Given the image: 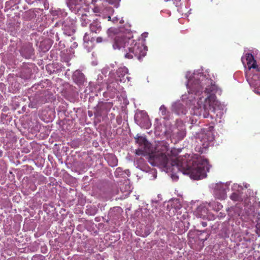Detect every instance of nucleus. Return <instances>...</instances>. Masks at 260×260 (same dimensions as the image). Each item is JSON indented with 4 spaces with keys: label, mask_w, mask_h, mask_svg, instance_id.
<instances>
[{
    "label": "nucleus",
    "mask_w": 260,
    "mask_h": 260,
    "mask_svg": "<svg viewBox=\"0 0 260 260\" xmlns=\"http://www.w3.org/2000/svg\"><path fill=\"white\" fill-rule=\"evenodd\" d=\"M245 68V76L247 82L253 88L255 93L260 94V66L257 64L251 53H246L241 58Z\"/></svg>",
    "instance_id": "obj_3"
},
{
    "label": "nucleus",
    "mask_w": 260,
    "mask_h": 260,
    "mask_svg": "<svg viewBox=\"0 0 260 260\" xmlns=\"http://www.w3.org/2000/svg\"><path fill=\"white\" fill-rule=\"evenodd\" d=\"M148 35V33L145 32L142 34V36L144 37H147Z\"/></svg>",
    "instance_id": "obj_35"
},
{
    "label": "nucleus",
    "mask_w": 260,
    "mask_h": 260,
    "mask_svg": "<svg viewBox=\"0 0 260 260\" xmlns=\"http://www.w3.org/2000/svg\"><path fill=\"white\" fill-rule=\"evenodd\" d=\"M209 206L207 203H203L201 204L194 211V214L197 217L202 218L203 219H211L212 217L208 212L207 207Z\"/></svg>",
    "instance_id": "obj_9"
},
{
    "label": "nucleus",
    "mask_w": 260,
    "mask_h": 260,
    "mask_svg": "<svg viewBox=\"0 0 260 260\" xmlns=\"http://www.w3.org/2000/svg\"><path fill=\"white\" fill-rule=\"evenodd\" d=\"M83 46L88 51H90L94 46V39L90 34L85 33L83 37Z\"/></svg>",
    "instance_id": "obj_14"
},
{
    "label": "nucleus",
    "mask_w": 260,
    "mask_h": 260,
    "mask_svg": "<svg viewBox=\"0 0 260 260\" xmlns=\"http://www.w3.org/2000/svg\"><path fill=\"white\" fill-rule=\"evenodd\" d=\"M156 171L155 169H152L147 173V177L150 180H154L156 178Z\"/></svg>",
    "instance_id": "obj_24"
},
{
    "label": "nucleus",
    "mask_w": 260,
    "mask_h": 260,
    "mask_svg": "<svg viewBox=\"0 0 260 260\" xmlns=\"http://www.w3.org/2000/svg\"><path fill=\"white\" fill-rule=\"evenodd\" d=\"M51 14L53 17V19H57L58 18H63L66 17L67 15L66 12L61 9L52 10Z\"/></svg>",
    "instance_id": "obj_19"
},
{
    "label": "nucleus",
    "mask_w": 260,
    "mask_h": 260,
    "mask_svg": "<svg viewBox=\"0 0 260 260\" xmlns=\"http://www.w3.org/2000/svg\"><path fill=\"white\" fill-rule=\"evenodd\" d=\"M135 120L138 125L145 129L149 128L151 125L148 116L144 111H140L136 113Z\"/></svg>",
    "instance_id": "obj_8"
},
{
    "label": "nucleus",
    "mask_w": 260,
    "mask_h": 260,
    "mask_svg": "<svg viewBox=\"0 0 260 260\" xmlns=\"http://www.w3.org/2000/svg\"><path fill=\"white\" fill-rule=\"evenodd\" d=\"M126 192H127L128 193H129L130 191H131V189H130V186H127V188L126 189V190H125Z\"/></svg>",
    "instance_id": "obj_34"
},
{
    "label": "nucleus",
    "mask_w": 260,
    "mask_h": 260,
    "mask_svg": "<svg viewBox=\"0 0 260 260\" xmlns=\"http://www.w3.org/2000/svg\"><path fill=\"white\" fill-rule=\"evenodd\" d=\"M244 186H245V187L246 188H248L249 186V185L247 184V183H246V184H245Z\"/></svg>",
    "instance_id": "obj_39"
},
{
    "label": "nucleus",
    "mask_w": 260,
    "mask_h": 260,
    "mask_svg": "<svg viewBox=\"0 0 260 260\" xmlns=\"http://www.w3.org/2000/svg\"><path fill=\"white\" fill-rule=\"evenodd\" d=\"M130 42H131L130 46L128 48L129 52L125 54V58L131 59L135 56L140 60L141 57L146 55L147 47L143 42H135L131 40L129 37L127 38L121 34L115 37L113 44V49L120 50L125 47Z\"/></svg>",
    "instance_id": "obj_4"
},
{
    "label": "nucleus",
    "mask_w": 260,
    "mask_h": 260,
    "mask_svg": "<svg viewBox=\"0 0 260 260\" xmlns=\"http://www.w3.org/2000/svg\"><path fill=\"white\" fill-rule=\"evenodd\" d=\"M108 70H107V69H103V70H102V73L103 74H105V73H106L107 72Z\"/></svg>",
    "instance_id": "obj_33"
},
{
    "label": "nucleus",
    "mask_w": 260,
    "mask_h": 260,
    "mask_svg": "<svg viewBox=\"0 0 260 260\" xmlns=\"http://www.w3.org/2000/svg\"><path fill=\"white\" fill-rule=\"evenodd\" d=\"M116 163H117L116 159L115 158H114V162H113V164L112 165L114 166V165H116Z\"/></svg>",
    "instance_id": "obj_38"
},
{
    "label": "nucleus",
    "mask_w": 260,
    "mask_h": 260,
    "mask_svg": "<svg viewBox=\"0 0 260 260\" xmlns=\"http://www.w3.org/2000/svg\"><path fill=\"white\" fill-rule=\"evenodd\" d=\"M118 85L117 82H112L109 83L107 86L108 91H111L113 92H115L119 89Z\"/></svg>",
    "instance_id": "obj_23"
},
{
    "label": "nucleus",
    "mask_w": 260,
    "mask_h": 260,
    "mask_svg": "<svg viewBox=\"0 0 260 260\" xmlns=\"http://www.w3.org/2000/svg\"><path fill=\"white\" fill-rule=\"evenodd\" d=\"M202 224L203 225V226H206L207 225V223L206 222H202Z\"/></svg>",
    "instance_id": "obj_40"
},
{
    "label": "nucleus",
    "mask_w": 260,
    "mask_h": 260,
    "mask_svg": "<svg viewBox=\"0 0 260 260\" xmlns=\"http://www.w3.org/2000/svg\"><path fill=\"white\" fill-rule=\"evenodd\" d=\"M243 189V187L238 184H234L232 186V190L233 192L241 193Z\"/></svg>",
    "instance_id": "obj_29"
},
{
    "label": "nucleus",
    "mask_w": 260,
    "mask_h": 260,
    "mask_svg": "<svg viewBox=\"0 0 260 260\" xmlns=\"http://www.w3.org/2000/svg\"><path fill=\"white\" fill-rule=\"evenodd\" d=\"M246 215L248 216V218L251 220L253 222H256L255 225L256 232L257 235H260V215L259 214L254 213V211L252 208L250 209V210H248L246 212Z\"/></svg>",
    "instance_id": "obj_12"
},
{
    "label": "nucleus",
    "mask_w": 260,
    "mask_h": 260,
    "mask_svg": "<svg viewBox=\"0 0 260 260\" xmlns=\"http://www.w3.org/2000/svg\"><path fill=\"white\" fill-rule=\"evenodd\" d=\"M107 35L109 38H112L114 35V29L111 28L107 30Z\"/></svg>",
    "instance_id": "obj_30"
},
{
    "label": "nucleus",
    "mask_w": 260,
    "mask_h": 260,
    "mask_svg": "<svg viewBox=\"0 0 260 260\" xmlns=\"http://www.w3.org/2000/svg\"><path fill=\"white\" fill-rule=\"evenodd\" d=\"M89 20L88 18V17L86 15L82 14V16L81 17V25L83 26H86L87 24L89 23Z\"/></svg>",
    "instance_id": "obj_28"
},
{
    "label": "nucleus",
    "mask_w": 260,
    "mask_h": 260,
    "mask_svg": "<svg viewBox=\"0 0 260 260\" xmlns=\"http://www.w3.org/2000/svg\"><path fill=\"white\" fill-rule=\"evenodd\" d=\"M117 20H118V18H117V17H114V18H113V20H112V21H114V22H115V21H117Z\"/></svg>",
    "instance_id": "obj_36"
},
{
    "label": "nucleus",
    "mask_w": 260,
    "mask_h": 260,
    "mask_svg": "<svg viewBox=\"0 0 260 260\" xmlns=\"http://www.w3.org/2000/svg\"><path fill=\"white\" fill-rule=\"evenodd\" d=\"M159 112L161 115L164 116L165 119L168 118V112L167 111L166 108L164 105L161 106L159 108Z\"/></svg>",
    "instance_id": "obj_27"
},
{
    "label": "nucleus",
    "mask_w": 260,
    "mask_h": 260,
    "mask_svg": "<svg viewBox=\"0 0 260 260\" xmlns=\"http://www.w3.org/2000/svg\"><path fill=\"white\" fill-rule=\"evenodd\" d=\"M136 140L140 146L139 149L136 151L137 154L139 155L142 153L149 152L150 144L145 137L140 136Z\"/></svg>",
    "instance_id": "obj_10"
},
{
    "label": "nucleus",
    "mask_w": 260,
    "mask_h": 260,
    "mask_svg": "<svg viewBox=\"0 0 260 260\" xmlns=\"http://www.w3.org/2000/svg\"><path fill=\"white\" fill-rule=\"evenodd\" d=\"M174 1V4L176 5V6H178L179 4V2L181 0H173Z\"/></svg>",
    "instance_id": "obj_32"
},
{
    "label": "nucleus",
    "mask_w": 260,
    "mask_h": 260,
    "mask_svg": "<svg viewBox=\"0 0 260 260\" xmlns=\"http://www.w3.org/2000/svg\"><path fill=\"white\" fill-rule=\"evenodd\" d=\"M156 130L159 131V128L158 127H156Z\"/></svg>",
    "instance_id": "obj_42"
},
{
    "label": "nucleus",
    "mask_w": 260,
    "mask_h": 260,
    "mask_svg": "<svg viewBox=\"0 0 260 260\" xmlns=\"http://www.w3.org/2000/svg\"><path fill=\"white\" fill-rule=\"evenodd\" d=\"M89 27L91 31L95 34L99 33L102 30L100 22H99L97 20H94L91 23H90Z\"/></svg>",
    "instance_id": "obj_18"
},
{
    "label": "nucleus",
    "mask_w": 260,
    "mask_h": 260,
    "mask_svg": "<svg viewBox=\"0 0 260 260\" xmlns=\"http://www.w3.org/2000/svg\"><path fill=\"white\" fill-rule=\"evenodd\" d=\"M117 81H119L120 82L124 83L126 80L129 81L130 80V78L127 76L125 78V75L128 74V69L125 67H121L118 69L117 71Z\"/></svg>",
    "instance_id": "obj_13"
},
{
    "label": "nucleus",
    "mask_w": 260,
    "mask_h": 260,
    "mask_svg": "<svg viewBox=\"0 0 260 260\" xmlns=\"http://www.w3.org/2000/svg\"><path fill=\"white\" fill-rule=\"evenodd\" d=\"M169 0H165V2H168L169 1Z\"/></svg>",
    "instance_id": "obj_44"
},
{
    "label": "nucleus",
    "mask_w": 260,
    "mask_h": 260,
    "mask_svg": "<svg viewBox=\"0 0 260 260\" xmlns=\"http://www.w3.org/2000/svg\"><path fill=\"white\" fill-rule=\"evenodd\" d=\"M73 78L77 83L79 84H82L85 80L84 75L78 70L76 71L74 73Z\"/></svg>",
    "instance_id": "obj_17"
},
{
    "label": "nucleus",
    "mask_w": 260,
    "mask_h": 260,
    "mask_svg": "<svg viewBox=\"0 0 260 260\" xmlns=\"http://www.w3.org/2000/svg\"><path fill=\"white\" fill-rule=\"evenodd\" d=\"M108 20H111V17L110 16H109L108 17Z\"/></svg>",
    "instance_id": "obj_41"
},
{
    "label": "nucleus",
    "mask_w": 260,
    "mask_h": 260,
    "mask_svg": "<svg viewBox=\"0 0 260 260\" xmlns=\"http://www.w3.org/2000/svg\"><path fill=\"white\" fill-rule=\"evenodd\" d=\"M172 111L178 115H185L187 111L180 101L176 102L172 105Z\"/></svg>",
    "instance_id": "obj_15"
},
{
    "label": "nucleus",
    "mask_w": 260,
    "mask_h": 260,
    "mask_svg": "<svg viewBox=\"0 0 260 260\" xmlns=\"http://www.w3.org/2000/svg\"><path fill=\"white\" fill-rule=\"evenodd\" d=\"M230 183H217L212 184L214 196L219 200H225L226 198V192L229 190Z\"/></svg>",
    "instance_id": "obj_6"
},
{
    "label": "nucleus",
    "mask_w": 260,
    "mask_h": 260,
    "mask_svg": "<svg viewBox=\"0 0 260 260\" xmlns=\"http://www.w3.org/2000/svg\"><path fill=\"white\" fill-rule=\"evenodd\" d=\"M130 175V172L128 170H126L125 171H123L122 169L120 168H118L116 169L115 172V175L116 177H122L123 178L126 177V176H129Z\"/></svg>",
    "instance_id": "obj_21"
},
{
    "label": "nucleus",
    "mask_w": 260,
    "mask_h": 260,
    "mask_svg": "<svg viewBox=\"0 0 260 260\" xmlns=\"http://www.w3.org/2000/svg\"><path fill=\"white\" fill-rule=\"evenodd\" d=\"M75 22L73 20L70 25L68 26L66 22H64L63 25V29L64 33L68 36H71L75 31L74 28Z\"/></svg>",
    "instance_id": "obj_20"
},
{
    "label": "nucleus",
    "mask_w": 260,
    "mask_h": 260,
    "mask_svg": "<svg viewBox=\"0 0 260 260\" xmlns=\"http://www.w3.org/2000/svg\"><path fill=\"white\" fill-rule=\"evenodd\" d=\"M111 8H104L103 6H95L93 9V12L97 15L102 16L105 17V13L111 11Z\"/></svg>",
    "instance_id": "obj_16"
},
{
    "label": "nucleus",
    "mask_w": 260,
    "mask_h": 260,
    "mask_svg": "<svg viewBox=\"0 0 260 260\" xmlns=\"http://www.w3.org/2000/svg\"><path fill=\"white\" fill-rule=\"evenodd\" d=\"M32 52H33L32 49L31 47H30L27 49L26 53H25V50L24 49H22L21 51V54H22V55L23 56L25 57V58H27V57H29L30 56V55L32 54Z\"/></svg>",
    "instance_id": "obj_26"
},
{
    "label": "nucleus",
    "mask_w": 260,
    "mask_h": 260,
    "mask_svg": "<svg viewBox=\"0 0 260 260\" xmlns=\"http://www.w3.org/2000/svg\"><path fill=\"white\" fill-rule=\"evenodd\" d=\"M241 193L233 192L230 196V198L234 201H240L242 198L240 194Z\"/></svg>",
    "instance_id": "obj_25"
},
{
    "label": "nucleus",
    "mask_w": 260,
    "mask_h": 260,
    "mask_svg": "<svg viewBox=\"0 0 260 260\" xmlns=\"http://www.w3.org/2000/svg\"><path fill=\"white\" fill-rule=\"evenodd\" d=\"M208 205L209 207H210L213 210L218 211H219L222 208V205L219 203L215 201H212L210 202Z\"/></svg>",
    "instance_id": "obj_22"
},
{
    "label": "nucleus",
    "mask_w": 260,
    "mask_h": 260,
    "mask_svg": "<svg viewBox=\"0 0 260 260\" xmlns=\"http://www.w3.org/2000/svg\"><path fill=\"white\" fill-rule=\"evenodd\" d=\"M108 41V39H103L101 37H98L96 38V42L97 43H101V42H106V41Z\"/></svg>",
    "instance_id": "obj_31"
},
{
    "label": "nucleus",
    "mask_w": 260,
    "mask_h": 260,
    "mask_svg": "<svg viewBox=\"0 0 260 260\" xmlns=\"http://www.w3.org/2000/svg\"><path fill=\"white\" fill-rule=\"evenodd\" d=\"M165 133L167 135L170 136L175 142L181 140L186 136L185 126L181 122L176 127H173L171 131H168Z\"/></svg>",
    "instance_id": "obj_7"
},
{
    "label": "nucleus",
    "mask_w": 260,
    "mask_h": 260,
    "mask_svg": "<svg viewBox=\"0 0 260 260\" xmlns=\"http://www.w3.org/2000/svg\"><path fill=\"white\" fill-rule=\"evenodd\" d=\"M97 2V0H91V3L94 4Z\"/></svg>",
    "instance_id": "obj_37"
},
{
    "label": "nucleus",
    "mask_w": 260,
    "mask_h": 260,
    "mask_svg": "<svg viewBox=\"0 0 260 260\" xmlns=\"http://www.w3.org/2000/svg\"><path fill=\"white\" fill-rule=\"evenodd\" d=\"M186 78L187 93L182 95V100L192 106L190 113L197 117L194 119L191 118V123L196 124L201 116L213 118L214 116L210 114V111L220 118L223 114V109L216 99L215 94L220 92V90L215 83L200 71L193 73L187 72Z\"/></svg>",
    "instance_id": "obj_1"
},
{
    "label": "nucleus",
    "mask_w": 260,
    "mask_h": 260,
    "mask_svg": "<svg viewBox=\"0 0 260 260\" xmlns=\"http://www.w3.org/2000/svg\"><path fill=\"white\" fill-rule=\"evenodd\" d=\"M228 212L230 219H232L238 221L239 219L244 220L246 218L244 215L242 214V210L238 206L229 208Z\"/></svg>",
    "instance_id": "obj_11"
},
{
    "label": "nucleus",
    "mask_w": 260,
    "mask_h": 260,
    "mask_svg": "<svg viewBox=\"0 0 260 260\" xmlns=\"http://www.w3.org/2000/svg\"><path fill=\"white\" fill-rule=\"evenodd\" d=\"M49 47H48V48H47L46 49V50H48L49 49Z\"/></svg>",
    "instance_id": "obj_43"
},
{
    "label": "nucleus",
    "mask_w": 260,
    "mask_h": 260,
    "mask_svg": "<svg viewBox=\"0 0 260 260\" xmlns=\"http://www.w3.org/2000/svg\"><path fill=\"white\" fill-rule=\"evenodd\" d=\"M161 148L150 155L149 162L152 166H158L166 173H171L173 180L177 181V172L189 175L190 178L200 180L205 178L210 165L208 160L202 156H190L189 155L178 156L180 151L176 148L169 150L165 143Z\"/></svg>",
    "instance_id": "obj_2"
},
{
    "label": "nucleus",
    "mask_w": 260,
    "mask_h": 260,
    "mask_svg": "<svg viewBox=\"0 0 260 260\" xmlns=\"http://www.w3.org/2000/svg\"><path fill=\"white\" fill-rule=\"evenodd\" d=\"M213 127L212 126L205 128L199 133L198 139L199 140L204 148L209 147L210 143L214 140Z\"/></svg>",
    "instance_id": "obj_5"
}]
</instances>
